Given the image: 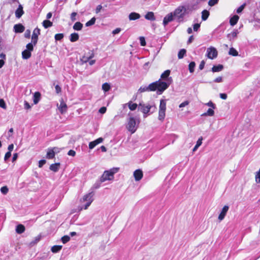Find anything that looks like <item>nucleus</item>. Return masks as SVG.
Listing matches in <instances>:
<instances>
[{"instance_id": "nucleus-9", "label": "nucleus", "mask_w": 260, "mask_h": 260, "mask_svg": "<svg viewBox=\"0 0 260 260\" xmlns=\"http://www.w3.org/2000/svg\"><path fill=\"white\" fill-rule=\"evenodd\" d=\"M229 207L227 205H225L222 208L221 211L220 212V213L218 216V219L219 220V221H221L224 218V217L229 210Z\"/></svg>"}, {"instance_id": "nucleus-57", "label": "nucleus", "mask_w": 260, "mask_h": 260, "mask_svg": "<svg viewBox=\"0 0 260 260\" xmlns=\"http://www.w3.org/2000/svg\"><path fill=\"white\" fill-rule=\"evenodd\" d=\"M55 92H56V93L58 94L60 92H61V87L58 85H56L55 86Z\"/></svg>"}, {"instance_id": "nucleus-8", "label": "nucleus", "mask_w": 260, "mask_h": 260, "mask_svg": "<svg viewBox=\"0 0 260 260\" xmlns=\"http://www.w3.org/2000/svg\"><path fill=\"white\" fill-rule=\"evenodd\" d=\"M238 34V29H235L231 33L228 34L226 37L230 42H233L237 38Z\"/></svg>"}, {"instance_id": "nucleus-31", "label": "nucleus", "mask_w": 260, "mask_h": 260, "mask_svg": "<svg viewBox=\"0 0 260 260\" xmlns=\"http://www.w3.org/2000/svg\"><path fill=\"white\" fill-rule=\"evenodd\" d=\"M52 25L53 23L49 20H45L43 22V26L45 28L50 27L52 26Z\"/></svg>"}, {"instance_id": "nucleus-54", "label": "nucleus", "mask_w": 260, "mask_h": 260, "mask_svg": "<svg viewBox=\"0 0 260 260\" xmlns=\"http://www.w3.org/2000/svg\"><path fill=\"white\" fill-rule=\"evenodd\" d=\"M77 13L76 12H72L71 14V19L72 21H75L76 20V16Z\"/></svg>"}, {"instance_id": "nucleus-19", "label": "nucleus", "mask_w": 260, "mask_h": 260, "mask_svg": "<svg viewBox=\"0 0 260 260\" xmlns=\"http://www.w3.org/2000/svg\"><path fill=\"white\" fill-rule=\"evenodd\" d=\"M55 154L53 151V150H52L51 148H49L47 149V152L46 156V158L47 159H52L54 158Z\"/></svg>"}, {"instance_id": "nucleus-37", "label": "nucleus", "mask_w": 260, "mask_h": 260, "mask_svg": "<svg viewBox=\"0 0 260 260\" xmlns=\"http://www.w3.org/2000/svg\"><path fill=\"white\" fill-rule=\"evenodd\" d=\"M186 50L184 49H181L178 53V57L179 59L183 58L186 54Z\"/></svg>"}, {"instance_id": "nucleus-24", "label": "nucleus", "mask_w": 260, "mask_h": 260, "mask_svg": "<svg viewBox=\"0 0 260 260\" xmlns=\"http://www.w3.org/2000/svg\"><path fill=\"white\" fill-rule=\"evenodd\" d=\"M79 36L78 34L74 32L71 34L70 36V40L72 42H75L79 40Z\"/></svg>"}, {"instance_id": "nucleus-43", "label": "nucleus", "mask_w": 260, "mask_h": 260, "mask_svg": "<svg viewBox=\"0 0 260 260\" xmlns=\"http://www.w3.org/2000/svg\"><path fill=\"white\" fill-rule=\"evenodd\" d=\"M34 46L32 43H29L26 46V50L32 52L34 50Z\"/></svg>"}, {"instance_id": "nucleus-17", "label": "nucleus", "mask_w": 260, "mask_h": 260, "mask_svg": "<svg viewBox=\"0 0 260 260\" xmlns=\"http://www.w3.org/2000/svg\"><path fill=\"white\" fill-rule=\"evenodd\" d=\"M41 93L38 92H35L33 95V102L34 104H37L41 99Z\"/></svg>"}, {"instance_id": "nucleus-36", "label": "nucleus", "mask_w": 260, "mask_h": 260, "mask_svg": "<svg viewBox=\"0 0 260 260\" xmlns=\"http://www.w3.org/2000/svg\"><path fill=\"white\" fill-rule=\"evenodd\" d=\"M110 88H111V86H110V84H109L108 83L106 82V83H104L102 85V89L105 92H107V91H109Z\"/></svg>"}, {"instance_id": "nucleus-22", "label": "nucleus", "mask_w": 260, "mask_h": 260, "mask_svg": "<svg viewBox=\"0 0 260 260\" xmlns=\"http://www.w3.org/2000/svg\"><path fill=\"white\" fill-rule=\"evenodd\" d=\"M239 19V17L237 15H235L232 17L230 19V23L231 25L233 26H234L237 23Z\"/></svg>"}, {"instance_id": "nucleus-7", "label": "nucleus", "mask_w": 260, "mask_h": 260, "mask_svg": "<svg viewBox=\"0 0 260 260\" xmlns=\"http://www.w3.org/2000/svg\"><path fill=\"white\" fill-rule=\"evenodd\" d=\"M217 51L215 48L211 47L207 49V55L209 58L213 59L217 57Z\"/></svg>"}, {"instance_id": "nucleus-3", "label": "nucleus", "mask_w": 260, "mask_h": 260, "mask_svg": "<svg viewBox=\"0 0 260 260\" xmlns=\"http://www.w3.org/2000/svg\"><path fill=\"white\" fill-rule=\"evenodd\" d=\"M186 13V9L185 7H179L176 9L174 13V19H176L178 22L183 21L184 16Z\"/></svg>"}, {"instance_id": "nucleus-52", "label": "nucleus", "mask_w": 260, "mask_h": 260, "mask_svg": "<svg viewBox=\"0 0 260 260\" xmlns=\"http://www.w3.org/2000/svg\"><path fill=\"white\" fill-rule=\"evenodd\" d=\"M46 161L45 159H41L39 160L38 165L39 167L42 168L46 164Z\"/></svg>"}, {"instance_id": "nucleus-10", "label": "nucleus", "mask_w": 260, "mask_h": 260, "mask_svg": "<svg viewBox=\"0 0 260 260\" xmlns=\"http://www.w3.org/2000/svg\"><path fill=\"white\" fill-rule=\"evenodd\" d=\"M135 179L136 181H140L143 177V173L141 169L135 170L133 174Z\"/></svg>"}, {"instance_id": "nucleus-48", "label": "nucleus", "mask_w": 260, "mask_h": 260, "mask_svg": "<svg viewBox=\"0 0 260 260\" xmlns=\"http://www.w3.org/2000/svg\"><path fill=\"white\" fill-rule=\"evenodd\" d=\"M11 156V152H7L4 157V160L5 162H7V161L10 158V157Z\"/></svg>"}, {"instance_id": "nucleus-47", "label": "nucleus", "mask_w": 260, "mask_h": 260, "mask_svg": "<svg viewBox=\"0 0 260 260\" xmlns=\"http://www.w3.org/2000/svg\"><path fill=\"white\" fill-rule=\"evenodd\" d=\"M90 60L87 56H83L81 59V61H82V63H86L88 62V61Z\"/></svg>"}, {"instance_id": "nucleus-21", "label": "nucleus", "mask_w": 260, "mask_h": 260, "mask_svg": "<svg viewBox=\"0 0 260 260\" xmlns=\"http://www.w3.org/2000/svg\"><path fill=\"white\" fill-rule=\"evenodd\" d=\"M128 18L130 20H135L140 18V15L136 12H132L129 14Z\"/></svg>"}, {"instance_id": "nucleus-59", "label": "nucleus", "mask_w": 260, "mask_h": 260, "mask_svg": "<svg viewBox=\"0 0 260 260\" xmlns=\"http://www.w3.org/2000/svg\"><path fill=\"white\" fill-rule=\"evenodd\" d=\"M188 104H189L188 101H185L183 102V103H182L181 104H180L179 107L180 108H183V107L188 105Z\"/></svg>"}, {"instance_id": "nucleus-27", "label": "nucleus", "mask_w": 260, "mask_h": 260, "mask_svg": "<svg viewBox=\"0 0 260 260\" xmlns=\"http://www.w3.org/2000/svg\"><path fill=\"white\" fill-rule=\"evenodd\" d=\"M40 35V29L36 27L33 31L31 38L38 39L39 36Z\"/></svg>"}, {"instance_id": "nucleus-13", "label": "nucleus", "mask_w": 260, "mask_h": 260, "mask_svg": "<svg viewBox=\"0 0 260 260\" xmlns=\"http://www.w3.org/2000/svg\"><path fill=\"white\" fill-rule=\"evenodd\" d=\"M25 30L24 26L21 23L15 24L14 26V31L16 33H21Z\"/></svg>"}, {"instance_id": "nucleus-44", "label": "nucleus", "mask_w": 260, "mask_h": 260, "mask_svg": "<svg viewBox=\"0 0 260 260\" xmlns=\"http://www.w3.org/2000/svg\"><path fill=\"white\" fill-rule=\"evenodd\" d=\"M218 1L219 0H209L208 5L211 7L214 6L218 3Z\"/></svg>"}, {"instance_id": "nucleus-30", "label": "nucleus", "mask_w": 260, "mask_h": 260, "mask_svg": "<svg viewBox=\"0 0 260 260\" xmlns=\"http://www.w3.org/2000/svg\"><path fill=\"white\" fill-rule=\"evenodd\" d=\"M62 247L61 245H54L52 247L51 250L53 253H57L62 249Z\"/></svg>"}, {"instance_id": "nucleus-34", "label": "nucleus", "mask_w": 260, "mask_h": 260, "mask_svg": "<svg viewBox=\"0 0 260 260\" xmlns=\"http://www.w3.org/2000/svg\"><path fill=\"white\" fill-rule=\"evenodd\" d=\"M229 54L233 56H237L238 55V51L233 47L230 49Z\"/></svg>"}, {"instance_id": "nucleus-20", "label": "nucleus", "mask_w": 260, "mask_h": 260, "mask_svg": "<svg viewBox=\"0 0 260 260\" xmlns=\"http://www.w3.org/2000/svg\"><path fill=\"white\" fill-rule=\"evenodd\" d=\"M31 52L26 49L22 52V57L24 59H28L31 57Z\"/></svg>"}, {"instance_id": "nucleus-6", "label": "nucleus", "mask_w": 260, "mask_h": 260, "mask_svg": "<svg viewBox=\"0 0 260 260\" xmlns=\"http://www.w3.org/2000/svg\"><path fill=\"white\" fill-rule=\"evenodd\" d=\"M126 127L127 129L132 133L136 132L137 129L136 122L134 117H129Z\"/></svg>"}, {"instance_id": "nucleus-51", "label": "nucleus", "mask_w": 260, "mask_h": 260, "mask_svg": "<svg viewBox=\"0 0 260 260\" xmlns=\"http://www.w3.org/2000/svg\"><path fill=\"white\" fill-rule=\"evenodd\" d=\"M88 54L87 55V56L90 59H91V58H92L94 56V52H93V50H90L89 52H88Z\"/></svg>"}, {"instance_id": "nucleus-50", "label": "nucleus", "mask_w": 260, "mask_h": 260, "mask_svg": "<svg viewBox=\"0 0 260 260\" xmlns=\"http://www.w3.org/2000/svg\"><path fill=\"white\" fill-rule=\"evenodd\" d=\"M245 4H243L242 5H241V6H240L237 10H236V12L237 13H240L244 9V7H245Z\"/></svg>"}, {"instance_id": "nucleus-62", "label": "nucleus", "mask_w": 260, "mask_h": 260, "mask_svg": "<svg viewBox=\"0 0 260 260\" xmlns=\"http://www.w3.org/2000/svg\"><path fill=\"white\" fill-rule=\"evenodd\" d=\"M200 27V24H199V23H195L193 25L194 31H198V29H199Z\"/></svg>"}, {"instance_id": "nucleus-58", "label": "nucleus", "mask_w": 260, "mask_h": 260, "mask_svg": "<svg viewBox=\"0 0 260 260\" xmlns=\"http://www.w3.org/2000/svg\"><path fill=\"white\" fill-rule=\"evenodd\" d=\"M202 140H203V138H202V137H201L198 140L196 145H197L198 146L200 147L202 144Z\"/></svg>"}, {"instance_id": "nucleus-39", "label": "nucleus", "mask_w": 260, "mask_h": 260, "mask_svg": "<svg viewBox=\"0 0 260 260\" xmlns=\"http://www.w3.org/2000/svg\"><path fill=\"white\" fill-rule=\"evenodd\" d=\"M95 20V18L94 17H92L90 20H89L86 23L85 26L88 27L94 24Z\"/></svg>"}, {"instance_id": "nucleus-11", "label": "nucleus", "mask_w": 260, "mask_h": 260, "mask_svg": "<svg viewBox=\"0 0 260 260\" xmlns=\"http://www.w3.org/2000/svg\"><path fill=\"white\" fill-rule=\"evenodd\" d=\"M174 15L172 13H171L166 15L163 20V24L164 26H166L169 22L172 21L174 19Z\"/></svg>"}, {"instance_id": "nucleus-61", "label": "nucleus", "mask_w": 260, "mask_h": 260, "mask_svg": "<svg viewBox=\"0 0 260 260\" xmlns=\"http://www.w3.org/2000/svg\"><path fill=\"white\" fill-rule=\"evenodd\" d=\"M24 108L25 109H29L31 108V106H30L29 104L26 101H24Z\"/></svg>"}, {"instance_id": "nucleus-64", "label": "nucleus", "mask_w": 260, "mask_h": 260, "mask_svg": "<svg viewBox=\"0 0 260 260\" xmlns=\"http://www.w3.org/2000/svg\"><path fill=\"white\" fill-rule=\"evenodd\" d=\"M68 154L70 156H74L76 155V152L73 150H70L68 151Z\"/></svg>"}, {"instance_id": "nucleus-32", "label": "nucleus", "mask_w": 260, "mask_h": 260, "mask_svg": "<svg viewBox=\"0 0 260 260\" xmlns=\"http://www.w3.org/2000/svg\"><path fill=\"white\" fill-rule=\"evenodd\" d=\"M146 107H145L144 105L143 106L141 103L139 104V106L138 107V110L142 111L143 113L144 117H146Z\"/></svg>"}, {"instance_id": "nucleus-56", "label": "nucleus", "mask_w": 260, "mask_h": 260, "mask_svg": "<svg viewBox=\"0 0 260 260\" xmlns=\"http://www.w3.org/2000/svg\"><path fill=\"white\" fill-rule=\"evenodd\" d=\"M24 37L26 38H29L30 37V30L27 29L24 33Z\"/></svg>"}, {"instance_id": "nucleus-33", "label": "nucleus", "mask_w": 260, "mask_h": 260, "mask_svg": "<svg viewBox=\"0 0 260 260\" xmlns=\"http://www.w3.org/2000/svg\"><path fill=\"white\" fill-rule=\"evenodd\" d=\"M129 109L131 111H134L136 109L137 107H138V105L136 103H133L132 101L129 102L127 103Z\"/></svg>"}, {"instance_id": "nucleus-16", "label": "nucleus", "mask_w": 260, "mask_h": 260, "mask_svg": "<svg viewBox=\"0 0 260 260\" xmlns=\"http://www.w3.org/2000/svg\"><path fill=\"white\" fill-rule=\"evenodd\" d=\"M23 14L24 11L23 10V7L20 4L18 6V8L15 11L16 17L17 18H20Z\"/></svg>"}, {"instance_id": "nucleus-40", "label": "nucleus", "mask_w": 260, "mask_h": 260, "mask_svg": "<svg viewBox=\"0 0 260 260\" xmlns=\"http://www.w3.org/2000/svg\"><path fill=\"white\" fill-rule=\"evenodd\" d=\"M155 19L154 13L152 12H147V20L153 21Z\"/></svg>"}, {"instance_id": "nucleus-23", "label": "nucleus", "mask_w": 260, "mask_h": 260, "mask_svg": "<svg viewBox=\"0 0 260 260\" xmlns=\"http://www.w3.org/2000/svg\"><path fill=\"white\" fill-rule=\"evenodd\" d=\"M25 229V226L23 224H19L16 227V232L17 234H21L24 232Z\"/></svg>"}, {"instance_id": "nucleus-28", "label": "nucleus", "mask_w": 260, "mask_h": 260, "mask_svg": "<svg viewBox=\"0 0 260 260\" xmlns=\"http://www.w3.org/2000/svg\"><path fill=\"white\" fill-rule=\"evenodd\" d=\"M210 13L208 11L206 10H204L202 12V19L203 21L206 20L209 16Z\"/></svg>"}, {"instance_id": "nucleus-41", "label": "nucleus", "mask_w": 260, "mask_h": 260, "mask_svg": "<svg viewBox=\"0 0 260 260\" xmlns=\"http://www.w3.org/2000/svg\"><path fill=\"white\" fill-rule=\"evenodd\" d=\"M70 240V236L65 235L63 236L61 239V241L63 244H66L68 242H69Z\"/></svg>"}, {"instance_id": "nucleus-46", "label": "nucleus", "mask_w": 260, "mask_h": 260, "mask_svg": "<svg viewBox=\"0 0 260 260\" xmlns=\"http://www.w3.org/2000/svg\"><path fill=\"white\" fill-rule=\"evenodd\" d=\"M140 41V44L142 46H144L146 45V43L145 41V38L144 37H140L139 38Z\"/></svg>"}, {"instance_id": "nucleus-60", "label": "nucleus", "mask_w": 260, "mask_h": 260, "mask_svg": "<svg viewBox=\"0 0 260 260\" xmlns=\"http://www.w3.org/2000/svg\"><path fill=\"white\" fill-rule=\"evenodd\" d=\"M106 110L107 109L105 107H102L99 109V112L101 114H104L106 113Z\"/></svg>"}, {"instance_id": "nucleus-2", "label": "nucleus", "mask_w": 260, "mask_h": 260, "mask_svg": "<svg viewBox=\"0 0 260 260\" xmlns=\"http://www.w3.org/2000/svg\"><path fill=\"white\" fill-rule=\"evenodd\" d=\"M119 170V168H113L109 170H106L104 172L101 178L102 181H106L107 180H113L114 179V175L117 173Z\"/></svg>"}, {"instance_id": "nucleus-55", "label": "nucleus", "mask_w": 260, "mask_h": 260, "mask_svg": "<svg viewBox=\"0 0 260 260\" xmlns=\"http://www.w3.org/2000/svg\"><path fill=\"white\" fill-rule=\"evenodd\" d=\"M206 105H207L208 106H209V107L212 108L213 109H215L216 108L215 104H214L211 101L209 102Z\"/></svg>"}, {"instance_id": "nucleus-14", "label": "nucleus", "mask_w": 260, "mask_h": 260, "mask_svg": "<svg viewBox=\"0 0 260 260\" xmlns=\"http://www.w3.org/2000/svg\"><path fill=\"white\" fill-rule=\"evenodd\" d=\"M60 112L61 114H63L67 112L68 109V107L67 104L63 102V100L60 102V105L58 107Z\"/></svg>"}, {"instance_id": "nucleus-63", "label": "nucleus", "mask_w": 260, "mask_h": 260, "mask_svg": "<svg viewBox=\"0 0 260 260\" xmlns=\"http://www.w3.org/2000/svg\"><path fill=\"white\" fill-rule=\"evenodd\" d=\"M120 31L121 29L120 28H117L112 31V34L114 35L118 34Z\"/></svg>"}, {"instance_id": "nucleus-25", "label": "nucleus", "mask_w": 260, "mask_h": 260, "mask_svg": "<svg viewBox=\"0 0 260 260\" xmlns=\"http://www.w3.org/2000/svg\"><path fill=\"white\" fill-rule=\"evenodd\" d=\"M104 182V181H102V179L100 178L99 180H97L95 183L93 184V186L91 188L90 190L92 191L94 189H98L100 187L101 184L102 183Z\"/></svg>"}, {"instance_id": "nucleus-35", "label": "nucleus", "mask_w": 260, "mask_h": 260, "mask_svg": "<svg viewBox=\"0 0 260 260\" xmlns=\"http://www.w3.org/2000/svg\"><path fill=\"white\" fill-rule=\"evenodd\" d=\"M196 67V63L194 61H191L188 65V70L189 72L192 73L194 71V68Z\"/></svg>"}, {"instance_id": "nucleus-18", "label": "nucleus", "mask_w": 260, "mask_h": 260, "mask_svg": "<svg viewBox=\"0 0 260 260\" xmlns=\"http://www.w3.org/2000/svg\"><path fill=\"white\" fill-rule=\"evenodd\" d=\"M60 166V164L59 162L53 164L50 166L49 169L54 172H57L59 170Z\"/></svg>"}, {"instance_id": "nucleus-5", "label": "nucleus", "mask_w": 260, "mask_h": 260, "mask_svg": "<svg viewBox=\"0 0 260 260\" xmlns=\"http://www.w3.org/2000/svg\"><path fill=\"white\" fill-rule=\"evenodd\" d=\"M94 194V192L93 190L90 191L88 193L83 196L81 199L82 202H86V203L84 205V209H87L88 207L90 205L91 203L93 201V197Z\"/></svg>"}, {"instance_id": "nucleus-15", "label": "nucleus", "mask_w": 260, "mask_h": 260, "mask_svg": "<svg viewBox=\"0 0 260 260\" xmlns=\"http://www.w3.org/2000/svg\"><path fill=\"white\" fill-rule=\"evenodd\" d=\"M170 74V71L169 70H167L165 71L161 75V78L164 80V81H168V80L171 79L172 80V78L171 77H169V75Z\"/></svg>"}, {"instance_id": "nucleus-42", "label": "nucleus", "mask_w": 260, "mask_h": 260, "mask_svg": "<svg viewBox=\"0 0 260 260\" xmlns=\"http://www.w3.org/2000/svg\"><path fill=\"white\" fill-rule=\"evenodd\" d=\"M63 34H57L55 35L54 38L56 41H61L63 38Z\"/></svg>"}, {"instance_id": "nucleus-12", "label": "nucleus", "mask_w": 260, "mask_h": 260, "mask_svg": "<svg viewBox=\"0 0 260 260\" xmlns=\"http://www.w3.org/2000/svg\"><path fill=\"white\" fill-rule=\"evenodd\" d=\"M104 139L103 138H99L94 141L90 142L89 144V148L90 149H92L94 148L97 145L103 142Z\"/></svg>"}, {"instance_id": "nucleus-26", "label": "nucleus", "mask_w": 260, "mask_h": 260, "mask_svg": "<svg viewBox=\"0 0 260 260\" xmlns=\"http://www.w3.org/2000/svg\"><path fill=\"white\" fill-rule=\"evenodd\" d=\"M223 69V66L222 64H218L217 66H213L212 68L213 72H218L222 71Z\"/></svg>"}, {"instance_id": "nucleus-53", "label": "nucleus", "mask_w": 260, "mask_h": 260, "mask_svg": "<svg viewBox=\"0 0 260 260\" xmlns=\"http://www.w3.org/2000/svg\"><path fill=\"white\" fill-rule=\"evenodd\" d=\"M0 107L4 109L6 108V103L3 99H0Z\"/></svg>"}, {"instance_id": "nucleus-38", "label": "nucleus", "mask_w": 260, "mask_h": 260, "mask_svg": "<svg viewBox=\"0 0 260 260\" xmlns=\"http://www.w3.org/2000/svg\"><path fill=\"white\" fill-rule=\"evenodd\" d=\"M214 114V110L211 109V108H209L207 111L204 113L203 114H202V115L203 116H213Z\"/></svg>"}, {"instance_id": "nucleus-45", "label": "nucleus", "mask_w": 260, "mask_h": 260, "mask_svg": "<svg viewBox=\"0 0 260 260\" xmlns=\"http://www.w3.org/2000/svg\"><path fill=\"white\" fill-rule=\"evenodd\" d=\"M8 188L7 186H3L1 188V191L4 194H7L8 192Z\"/></svg>"}, {"instance_id": "nucleus-49", "label": "nucleus", "mask_w": 260, "mask_h": 260, "mask_svg": "<svg viewBox=\"0 0 260 260\" xmlns=\"http://www.w3.org/2000/svg\"><path fill=\"white\" fill-rule=\"evenodd\" d=\"M147 115L148 114L149 112L150 111V110L151 109H152V111L151 112V113H152L153 112V111H154L156 109L155 106H151L150 105H147Z\"/></svg>"}, {"instance_id": "nucleus-4", "label": "nucleus", "mask_w": 260, "mask_h": 260, "mask_svg": "<svg viewBox=\"0 0 260 260\" xmlns=\"http://www.w3.org/2000/svg\"><path fill=\"white\" fill-rule=\"evenodd\" d=\"M166 100L161 99L160 101L159 107L158 119L162 121L166 116Z\"/></svg>"}, {"instance_id": "nucleus-1", "label": "nucleus", "mask_w": 260, "mask_h": 260, "mask_svg": "<svg viewBox=\"0 0 260 260\" xmlns=\"http://www.w3.org/2000/svg\"><path fill=\"white\" fill-rule=\"evenodd\" d=\"M173 80L170 79L168 81H163L159 79L158 81L153 82L147 86V90L156 91L158 94H161L167 89L172 82Z\"/></svg>"}, {"instance_id": "nucleus-29", "label": "nucleus", "mask_w": 260, "mask_h": 260, "mask_svg": "<svg viewBox=\"0 0 260 260\" xmlns=\"http://www.w3.org/2000/svg\"><path fill=\"white\" fill-rule=\"evenodd\" d=\"M83 27V24L80 22H76L73 25V29L75 30H81Z\"/></svg>"}]
</instances>
